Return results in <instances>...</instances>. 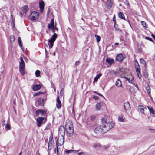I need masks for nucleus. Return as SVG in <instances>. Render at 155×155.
Masks as SVG:
<instances>
[{
    "label": "nucleus",
    "mask_w": 155,
    "mask_h": 155,
    "mask_svg": "<svg viewBox=\"0 0 155 155\" xmlns=\"http://www.w3.org/2000/svg\"><path fill=\"white\" fill-rule=\"evenodd\" d=\"M101 121L102 124L96 127L94 130L96 134L99 135L106 132L115 125L114 123L113 122L107 123L106 120L103 118L101 119Z\"/></svg>",
    "instance_id": "f257e3e1"
},
{
    "label": "nucleus",
    "mask_w": 155,
    "mask_h": 155,
    "mask_svg": "<svg viewBox=\"0 0 155 155\" xmlns=\"http://www.w3.org/2000/svg\"><path fill=\"white\" fill-rule=\"evenodd\" d=\"M64 127L67 136L71 137L73 135L74 132V129L72 122L69 120L67 121Z\"/></svg>",
    "instance_id": "f03ea898"
},
{
    "label": "nucleus",
    "mask_w": 155,
    "mask_h": 155,
    "mask_svg": "<svg viewBox=\"0 0 155 155\" xmlns=\"http://www.w3.org/2000/svg\"><path fill=\"white\" fill-rule=\"evenodd\" d=\"M37 125L38 127H40L43 124L47 121V119L45 117H38L36 120Z\"/></svg>",
    "instance_id": "7ed1b4c3"
},
{
    "label": "nucleus",
    "mask_w": 155,
    "mask_h": 155,
    "mask_svg": "<svg viewBox=\"0 0 155 155\" xmlns=\"http://www.w3.org/2000/svg\"><path fill=\"white\" fill-rule=\"evenodd\" d=\"M38 17L39 14L36 11L32 12L30 15V17L32 20H36L38 18Z\"/></svg>",
    "instance_id": "20e7f679"
},
{
    "label": "nucleus",
    "mask_w": 155,
    "mask_h": 155,
    "mask_svg": "<svg viewBox=\"0 0 155 155\" xmlns=\"http://www.w3.org/2000/svg\"><path fill=\"white\" fill-rule=\"evenodd\" d=\"M126 58L125 55L123 54H118L116 57V60L120 62H121L123 60Z\"/></svg>",
    "instance_id": "39448f33"
},
{
    "label": "nucleus",
    "mask_w": 155,
    "mask_h": 155,
    "mask_svg": "<svg viewBox=\"0 0 155 155\" xmlns=\"http://www.w3.org/2000/svg\"><path fill=\"white\" fill-rule=\"evenodd\" d=\"M46 114V112L43 109H38L35 112V114L37 116H38L39 115L45 116Z\"/></svg>",
    "instance_id": "423d86ee"
},
{
    "label": "nucleus",
    "mask_w": 155,
    "mask_h": 155,
    "mask_svg": "<svg viewBox=\"0 0 155 155\" xmlns=\"http://www.w3.org/2000/svg\"><path fill=\"white\" fill-rule=\"evenodd\" d=\"M65 128L64 126H61L59 130L58 136H61V137H64L65 133Z\"/></svg>",
    "instance_id": "0eeeda50"
},
{
    "label": "nucleus",
    "mask_w": 155,
    "mask_h": 155,
    "mask_svg": "<svg viewBox=\"0 0 155 155\" xmlns=\"http://www.w3.org/2000/svg\"><path fill=\"white\" fill-rule=\"evenodd\" d=\"M25 63H20L19 69L21 74L23 75L25 74Z\"/></svg>",
    "instance_id": "6e6552de"
},
{
    "label": "nucleus",
    "mask_w": 155,
    "mask_h": 155,
    "mask_svg": "<svg viewBox=\"0 0 155 155\" xmlns=\"http://www.w3.org/2000/svg\"><path fill=\"white\" fill-rule=\"evenodd\" d=\"M52 137H50L48 145V149L49 150H50L52 149L53 147L52 144L54 142V141L52 140Z\"/></svg>",
    "instance_id": "1a4fd4ad"
},
{
    "label": "nucleus",
    "mask_w": 155,
    "mask_h": 155,
    "mask_svg": "<svg viewBox=\"0 0 155 155\" xmlns=\"http://www.w3.org/2000/svg\"><path fill=\"white\" fill-rule=\"evenodd\" d=\"M39 7L40 12L42 13L45 7L44 2L43 0H41L39 2Z\"/></svg>",
    "instance_id": "9d476101"
},
{
    "label": "nucleus",
    "mask_w": 155,
    "mask_h": 155,
    "mask_svg": "<svg viewBox=\"0 0 155 155\" xmlns=\"http://www.w3.org/2000/svg\"><path fill=\"white\" fill-rule=\"evenodd\" d=\"M113 3L112 0H107L106 3V6L108 9H110L112 7Z\"/></svg>",
    "instance_id": "9b49d317"
},
{
    "label": "nucleus",
    "mask_w": 155,
    "mask_h": 155,
    "mask_svg": "<svg viewBox=\"0 0 155 155\" xmlns=\"http://www.w3.org/2000/svg\"><path fill=\"white\" fill-rule=\"evenodd\" d=\"M57 102L56 107L58 109L61 108V101L59 99V97L58 96L57 98Z\"/></svg>",
    "instance_id": "f8f14e48"
},
{
    "label": "nucleus",
    "mask_w": 155,
    "mask_h": 155,
    "mask_svg": "<svg viewBox=\"0 0 155 155\" xmlns=\"http://www.w3.org/2000/svg\"><path fill=\"white\" fill-rule=\"evenodd\" d=\"M61 138L57 139L56 142H58V145L59 146L62 145L64 143V137H61Z\"/></svg>",
    "instance_id": "ddd939ff"
},
{
    "label": "nucleus",
    "mask_w": 155,
    "mask_h": 155,
    "mask_svg": "<svg viewBox=\"0 0 155 155\" xmlns=\"http://www.w3.org/2000/svg\"><path fill=\"white\" fill-rule=\"evenodd\" d=\"M106 61L110 65H111L114 63V60L113 59L107 58L106 60Z\"/></svg>",
    "instance_id": "4468645a"
},
{
    "label": "nucleus",
    "mask_w": 155,
    "mask_h": 155,
    "mask_svg": "<svg viewBox=\"0 0 155 155\" xmlns=\"http://www.w3.org/2000/svg\"><path fill=\"white\" fill-rule=\"evenodd\" d=\"M124 106L126 111L129 110L130 109V104L128 102L125 103L124 104Z\"/></svg>",
    "instance_id": "2eb2a0df"
},
{
    "label": "nucleus",
    "mask_w": 155,
    "mask_h": 155,
    "mask_svg": "<svg viewBox=\"0 0 155 155\" xmlns=\"http://www.w3.org/2000/svg\"><path fill=\"white\" fill-rule=\"evenodd\" d=\"M93 147L97 150L102 149V147L101 146L100 144L99 143H95L93 145Z\"/></svg>",
    "instance_id": "dca6fc26"
},
{
    "label": "nucleus",
    "mask_w": 155,
    "mask_h": 155,
    "mask_svg": "<svg viewBox=\"0 0 155 155\" xmlns=\"http://www.w3.org/2000/svg\"><path fill=\"white\" fill-rule=\"evenodd\" d=\"M147 107L148 108L151 115L154 116V115L155 114V111L154 109L152 107L147 106Z\"/></svg>",
    "instance_id": "f3484780"
},
{
    "label": "nucleus",
    "mask_w": 155,
    "mask_h": 155,
    "mask_svg": "<svg viewBox=\"0 0 155 155\" xmlns=\"http://www.w3.org/2000/svg\"><path fill=\"white\" fill-rule=\"evenodd\" d=\"M41 87L40 85H35L33 87L32 89L34 91H36L40 89Z\"/></svg>",
    "instance_id": "a211bd4d"
},
{
    "label": "nucleus",
    "mask_w": 155,
    "mask_h": 155,
    "mask_svg": "<svg viewBox=\"0 0 155 155\" xmlns=\"http://www.w3.org/2000/svg\"><path fill=\"white\" fill-rule=\"evenodd\" d=\"M125 78L128 81L129 83L133 84L134 83V79L133 76H131L130 78L125 77Z\"/></svg>",
    "instance_id": "6ab92c4d"
},
{
    "label": "nucleus",
    "mask_w": 155,
    "mask_h": 155,
    "mask_svg": "<svg viewBox=\"0 0 155 155\" xmlns=\"http://www.w3.org/2000/svg\"><path fill=\"white\" fill-rule=\"evenodd\" d=\"M136 71L137 72L138 77L140 79L141 77V75L140 74V69L137 67H136Z\"/></svg>",
    "instance_id": "aec40b11"
},
{
    "label": "nucleus",
    "mask_w": 155,
    "mask_h": 155,
    "mask_svg": "<svg viewBox=\"0 0 155 155\" xmlns=\"http://www.w3.org/2000/svg\"><path fill=\"white\" fill-rule=\"evenodd\" d=\"M116 85L118 87H120L122 86L121 81L120 80L118 79L116 82Z\"/></svg>",
    "instance_id": "412c9836"
},
{
    "label": "nucleus",
    "mask_w": 155,
    "mask_h": 155,
    "mask_svg": "<svg viewBox=\"0 0 155 155\" xmlns=\"http://www.w3.org/2000/svg\"><path fill=\"white\" fill-rule=\"evenodd\" d=\"M28 9V6L26 5L24 6L22 9V11L24 13L26 14L27 11Z\"/></svg>",
    "instance_id": "4be33fe9"
},
{
    "label": "nucleus",
    "mask_w": 155,
    "mask_h": 155,
    "mask_svg": "<svg viewBox=\"0 0 155 155\" xmlns=\"http://www.w3.org/2000/svg\"><path fill=\"white\" fill-rule=\"evenodd\" d=\"M57 35L56 33H54L52 35L51 37V39H49V40H51L53 41H54L56 40V38H57Z\"/></svg>",
    "instance_id": "5701e85b"
},
{
    "label": "nucleus",
    "mask_w": 155,
    "mask_h": 155,
    "mask_svg": "<svg viewBox=\"0 0 155 155\" xmlns=\"http://www.w3.org/2000/svg\"><path fill=\"white\" fill-rule=\"evenodd\" d=\"M139 107H140V110L141 112L143 114H144V109L147 110V108L145 107L144 106L140 105H139Z\"/></svg>",
    "instance_id": "b1692460"
},
{
    "label": "nucleus",
    "mask_w": 155,
    "mask_h": 155,
    "mask_svg": "<svg viewBox=\"0 0 155 155\" xmlns=\"http://www.w3.org/2000/svg\"><path fill=\"white\" fill-rule=\"evenodd\" d=\"M101 75L102 74L101 73H99L97 74L94 79V82H97L98 79L101 76Z\"/></svg>",
    "instance_id": "393cba45"
},
{
    "label": "nucleus",
    "mask_w": 155,
    "mask_h": 155,
    "mask_svg": "<svg viewBox=\"0 0 155 155\" xmlns=\"http://www.w3.org/2000/svg\"><path fill=\"white\" fill-rule=\"evenodd\" d=\"M55 25L54 24L52 23L48 24V27L49 30H51V28H53L54 27Z\"/></svg>",
    "instance_id": "a878e982"
},
{
    "label": "nucleus",
    "mask_w": 155,
    "mask_h": 155,
    "mask_svg": "<svg viewBox=\"0 0 155 155\" xmlns=\"http://www.w3.org/2000/svg\"><path fill=\"white\" fill-rule=\"evenodd\" d=\"M101 105L100 103H97L95 106V108L96 110H99L101 108Z\"/></svg>",
    "instance_id": "bb28decb"
},
{
    "label": "nucleus",
    "mask_w": 155,
    "mask_h": 155,
    "mask_svg": "<svg viewBox=\"0 0 155 155\" xmlns=\"http://www.w3.org/2000/svg\"><path fill=\"white\" fill-rule=\"evenodd\" d=\"M118 16L119 18L122 19H124L125 18L124 14L121 12H120L119 13Z\"/></svg>",
    "instance_id": "cd10ccee"
},
{
    "label": "nucleus",
    "mask_w": 155,
    "mask_h": 155,
    "mask_svg": "<svg viewBox=\"0 0 155 155\" xmlns=\"http://www.w3.org/2000/svg\"><path fill=\"white\" fill-rule=\"evenodd\" d=\"M38 102L39 105L42 106L43 105V100L41 98H40L38 99Z\"/></svg>",
    "instance_id": "c85d7f7f"
},
{
    "label": "nucleus",
    "mask_w": 155,
    "mask_h": 155,
    "mask_svg": "<svg viewBox=\"0 0 155 155\" xmlns=\"http://www.w3.org/2000/svg\"><path fill=\"white\" fill-rule=\"evenodd\" d=\"M65 153L67 154H69L70 153H74V152L73 150H65Z\"/></svg>",
    "instance_id": "c756f323"
},
{
    "label": "nucleus",
    "mask_w": 155,
    "mask_h": 155,
    "mask_svg": "<svg viewBox=\"0 0 155 155\" xmlns=\"http://www.w3.org/2000/svg\"><path fill=\"white\" fill-rule=\"evenodd\" d=\"M130 92L134 94L135 93L134 91V88L133 87H131L129 89Z\"/></svg>",
    "instance_id": "7c9ffc66"
},
{
    "label": "nucleus",
    "mask_w": 155,
    "mask_h": 155,
    "mask_svg": "<svg viewBox=\"0 0 155 155\" xmlns=\"http://www.w3.org/2000/svg\"><path fill=\"white\" fill-rule=\"evenodd\" d=\"M146 89L147 91V92L148 94L150 95V87L148 86L146 87Z\"/></svg>",
    "instance_id": "2f4dec72"
},
{
    "label": "nucleus",
    "mask_w": 155,
    "mask_h": 155,
    "mask_svg": "<svg viewBox=\"0 0 155 155\" xmlns=\"http://www.w3.org/2000/svg\"><path fill=\"white\" fill-rule=\"evenodd\" d=\"M48 42L50 43V45L49 46V48H51L53 46V43L54 42V41H52L51 40H49Z\"/></svg>",
    "instance_id": "473e14b6"
},
{
    "label": "nucleus",
    "mask_w": 155,
    "mask_h": 155,
    "mask_svg": "<svg viewBox=\"0 0 155 155\" xmlns=\"http://www.w3.org/2000/svg\"><path fill=\"white\" fill-rule=\"evenodd\" d=\"M10 40L11 42H13L15 41V37L13 35H11L10 37Z\"/></svg>",
    "instance_id": "72a5a7b5"
},
{
    "label": "nucleus",
    "mask_w": 155,
    "mask_h": 155,
    "mask_svg": "<svg viewBox=\"0 0 155 155\" xmlns=\"http://www.w3.org/2000/svg\"><path fill=\"white\" fill-rule=\"evenodd\" d=\"M123 117V115H121L119 117L118 120L119 121L121 122H123L124 121V120L122 118Z\"/></svg>",
    "instance_id": "f704fd0d"
},
{
    "label": "nucleus",
    "mask_w": 155,
    "mask_h": 155,
    "mask_svg": "<svg viewBox=\"0 0 155 155\" xmlns=\"http://www.w3.org/2000/svg\"><path fill=\"white\" fill-rule=\"evenodd\" d=\"M40 74V71L38 70H37L35 72V74L36 75V77H39Z\"/></svg>",
    "instance_id": "c9c22d12"
},
{
    "label": "nucleus",
    "mask_w": 155,
    "mask_h": 155,
    "mask_svg": "<svg viewBox=\"0 0 155 155\" xmlns=\"http://www.w3.org/2000/svg\"><path fill=\"white\" fill-rule=\"evenodd\" d=\"M141 24L143 27L145 28H147L148 27L145 21H141Z\"/></svg>",
    "instance_id": "e433bc0d"
},
{
    "label": "nucleus",
    "mask_w": 155,
    "mask_h": 155,
    "mask_svg": "<svg viewBox=\"0 0 155 155\" xmlns=\"http://www.w3.org/2000/svg\"><path fill=\"white\" fill-rule=\"evenodd\" d=\"M95 36L96 37V40L97 42H99L100 40L101 37L98 35H95Z\"/></svg>",
    "instance_id": "4c0bfd02"
},
{
    "label": "nucleus",
    "mask_w": 155,
    "mask_h": 155,
    "mask_svg": "<svg viewBox=\"0 0 155 155\" xmlns=\"http://www.w3.org/2000/svg\"><path fill=\"white\" fill-rule=\"evenodd\" d=\"M5 128L7 131L10 130L11 129L10 125L8 124H6Z\"/></svg>",
    "instance_id": "58836bf2"
},
{
    "label": "nucleus",
    "mask_w": 155,
    "mask_h": 155,
    "mask_svg": "<svg viewBox=\"0 0 155 155\" xmlns=\"http://www.w3.org/2000/svg\"><path fill=\"white\" fill-rule=\"evenodd\" d=\"M44 93L43 92H41V91H39V92H38L37 93H36L34 95V96H38V95H39L41 94H43Z\"/></svg>",
    "instance_id": "ea45409f"
},
{
    "label": "nucleus",
    "mask_w": 155,
    "mask_h": 155,
    "mask_svg": "<svg viewBox=\"0 0 155 155\" xmlns=\"http://www.w3.org/2000/svg\"><path fill=\"white\" fill-rule=\"evenodd\" d=\"M140 63H142L144 65H145L146 63V61H145V60H144L142 58H141L140 59Z\"/></svg>",
    "instance_id": "a19ab883"
},
{
    "label": "nucleus",
    "mask_w": 155,
    "mask_h": 155,
    "mask_svg": "<svg viewBox=\"0 0 155 155\" xmlns=\"http://www.w3.org/2000/svg\"><path fill=\"white\" fill-rule=\"evenodd\" d=\"M58 142H56V152L58 154Z\"/></svg>",
    "instance_id": "79ce46f5"
},
{
    "label": "nucleus",
    "mask_w": 155,
    "mask_h": 155,
    "mask_svg": "<svg viewBox=\"0 0 155 155\" xmlns=\"http://www.w3.org/2000/svg\"><path fill=\"white\" fill-rule=\"evenodd\" d=\"M143 75H144V76L145 78H148V73L146 72H143Z\"/></svg>",
    "instance_id": "37998d69"
},
{
    "label": "nucleus",
    "mask_w": 155,
    "mask_h": 155,
    "mask_svg": "<svg viewBox=\"0 0 155 155\" xmlns=\"http://www.w3.org/2000/svg\"><path fill=\"white\" fill-rule=\"evenodd\" d=\"M51 125V124L50 123H48L45 128V129L46 130L49 129L50 128Z\"/></svg>",
    "instance_id": "c03bdc74"
},
{
    "label": "nucleus",
    "mask_w": 155,
    "mask_h": 155,
    "mask_svg": "<svg viewBox=\"0 0 155 155\" xmlns=\"http://www.w3.org/2000/svg\"><path fill=\"white\" fill-rule=\"evenodd\" d=\"M145 39H146L147 40H149L152 42H153V40L151 38H149V37H146L145 38Z\"/></svg>",
    "instance_id": "a18cd8bd"
},
{
    "label": "nucleus",
    "mask_w": 155,
    "mask_h": 155,
    "mask_svg": "<svg viewBox=\"0 0 155 155\" xmlns=\"http://www.w3.org/2000/svg\"><path fill=\"white\" fill-rule=\"evenodd\" d=\"M95 118V117L94 116H92L90 117V120L91 121L94 120Z\"/></svg>",
    "instance_id": "49530a36"
},
{
    "label": "nucleus",
    "mask_w": 155,
    "mask_h": 155,
    "mask_svg": "<svg viewBox=\"0 0 155 155\" xmlns=\"http://www.w3.org/2000/svg\"><path fill=\"white\" fill-rule=\"evenodd\" d=\"M109 147V146L108 145L104 146L102 147V148H103L104 149H106Z\"/></svg>",
    "instance_id": "de8ad7c7"
},
{
    "label": "nucleus",
    "mask_w": 155,
    "mask_h": 155,
    "mask_svg": "<svg viewBox=\"0 0 155 155\" xmlns=\"http://www.w3.org/2000/svg\"><path fill=\"white\" fill-rule=\"evenodd\" d=\"M125 3L127 5V6L128 7H130V4L127 0H125Z\"/></svg>",
    "instance_id": "09e8293b"
},
{
    "label": "nucleus",
    "mask_w": 155,
    "mask_h": 155,
    "mask_svg": "<svg viewBox=\"0 0 155 155\" xmlns=\"http://www.w3.org/2000/svg\"><path fill=\"white\" fill-rule=\"evenodd\" d=\"M93 98L94 99H95V100H98V99H99V97H98L97 96H96V95H95V96H93Z\"/></svg>",
    "instance_id": "8fccbe9b"
},
{
    "label": "nucleus",
    "mask_w": 155,
    "mask_h": 155,
    "mask_svg": "<svg viewBox=\"0 0 155 155\" xmlns=\"http://www.w3.org/2000/svg\"><path fill=\"white\" fill-rule=\"evenodd\" d=\"M54 30H56L57 31H58V28L57 27L56 24H55V25L54 26V27L53 28Z\"/></svg>",
    "instance_id": "3c124183"
},
{
    "label": "nucleus",
    "mask_w": 155,
    "mask_h": 155,
    "mask_svg": "<svg viewBox=\"0 0 155 155\" xmlns=\"http://www.w3.org/2000/svg\"><path fill=\"white\" fill-rule=\"evenodd\" d=\"M18 43V44H19V46L21 48V49L23 50V48H22V45L21 42H19Z\"/></svg>",
    "instance_id": "603ef678"
},
{
    "label": "nucleus",
    "mask_w": 155,
    "mask_h": 155,
    "mask_svg": "<svg viewBox=\"0 0 155 155\" xmlns=\"http://www.w3.org/2000/svg\"><path fill=\"white\" fill-rule=\"evenodd\" d=\"M20 60H21V62L20 63H24V62L23 60V58L22 57H21L20 58Z\"/></svg>",
    "instance_id": "864d4df0"
},
{
    "label": "nucleus",
    "mask_w": 155,
    "mask_h": 155,
    "mask_svg": "<svg viewBox=\"0 0 155 155\" xmlns=\"http://www.w3.org/2000/svg\"><path fill=\"white\" fill-rule=\"evenodd\" d=\"M21 38L20 37H18V42H21Z\"/></svg>",
    "instance_id": "5fc2aeb1"
},
{
    "label": "nucleus",
    "mask_w": 155,
    "mask_h": 155,
    "mask_svg": "<svg viewBox=\"0 0 155 155\" xmlns=\"http://www.w3.org/2000/svg\"><path fill=\"white\" fill-rule=\"evenodd\" d=\"M115 19H116V18H115V16H114L113 18V20L114 21V23H115V24L116 23V21H115Z\"/></svg>",
    "instance_id": "6e6d98bb"
},
{
    "label": "nucleus",
    "mask_w": 155,
    "mask_h": 155,
    "mask_svg": "<svg viewBox=\"0 0 155 155\" xmlns=\"http://www.w3.org/2000/svg\"><path fill=\"white\" fill-rule=\"evenodd\" d=\"M79 155H86L84 154V153L83 152H81L79 153Z\"/></svg>",
    "instance_id": "4d7b16f0"
},
{
    "label": "nucleus",
    "mask_w": 155,
    "mask_h": 155,
    "mask_svg": "<svg viewBox=\"0 0 155 155\" xmlns=\"http://www.w3.org/2000/svg\"><path fill=\"white\" fill-rule=\"evenodd\" d=\"M64 92V90L62 89H61V91H60V93L61 94H63V93Z\"/></svg>",
    "instance_id": "13d9d810"
},
{
    "label": "nucleus",
    "mask_w": 155,
    "mask_h": 155,
    "mask_svg": "<svg viewBox=\"0 0 155 155\" xmlns=\"http://www.w3.org/2000/svg\"><path fill=\"white\" fill-rule=\"evenodd\" d=\"M95 93L96 94H98V95H99L101 96H102V97L103 96V95H102L101 94H100V93H97V92H95Z\"/></svg>",
    "instance_id": "bf43d9fd"
},
{
    "label": "nucleus",
    "mask_w": 155,
    "mask_h": 155,
    "mask_svg": "<svg viewBox=\"0 0 155 155\" xmlns=\"http://www.w3.org/2000/svg\"><path fill=\"white\" fill-rule=\"evenodd\" d=\"M151 36H152V38L155 40V36L153 34H152Z\"/></svg>",
    "instance_id": "052dcab7"
},
{
    "label": "nucleus",
    "mask_w": 155,
    "mask_h": 155,
    "mask_svg": "<svg viewBox=\"0 0 155 155\" xmlns=\"http://www.w3.org/2000/svg\"><path fill=\"white\" fill-rule=\"evenodd\" d=\"M54 19H52L51 20V23L54 24Z\"/></svg>",
    "instance_id": "680f3d73"
},
{
    "label": "nucleus",
    "mask_w": 155,
    "mask_h": 155,
    "mask_svg": "<svg viewBox=\"0 0 155 155\" xmlns=\"http://www.w3.org/2000/svg\"><path fill=\"white\" fill-rule=\"evenodd\" d=\"M79 62L78 61H77L76 62L75 64H76V65H77L79 64Z\"/></svg>",
    "instance_id": "e2e57ef3"
},
{
    "label": "nucleus",
    "mask_w": 155,
    "mask_h": 155,
    "mask_svg": "<svg viewBox=\"0 0 155 155\" xmlns=\"http://www.w3.org/2000/svg\"><path fill=\"white\" fill-rule=\"evenodd\" d=\"M51 29L52 30V32L54 33V34L55 33V30L53 28H51Z\"/></svg>",
    "instance_id": "0e129e2a"
},
{
    "label": "nucleus",
    "mask_w": 155,
    "mask_h": 155,
    "mask_svg": "<svg viewBox=\"0 0 155 155\" xmlns=\"http://www.w3.org/2000/svg\"><path fill=\"white\" fill-rule=\"evenodd\" d=\"M19 15L21 17H22V12H19Z\"/></svg>",
    "instance_id": "69168bd1"
},
{
    "label": "nucleus",
    "mask_w": 155,
    "mask_h": 155,
    "mask_svg": "<svg viewBox=\"0 0 155 155\" xmlns=\"http://www.w3.org/2000/svg\"><path fill=\"white\" fill-rule=\"evenodd\" d=\"M5 121H3V123H2V125H5Z\"/></svg>",
    "instance_id": "338daca9"
},
{
    "label": "nucleus",
    "mask_w": 155,
    "mask_h": 155,
    "mask_svg": "<svg viewBox=\"0 0 155 155\" xmlns=\"http://www.w3.org/2000/svg\"><path fill=\"white\" fill-rule=\"evenodd\" d=\"M119 43H116L114 44V45H118Z\"/></svg>",
    "instance_id": "774afa93"
}]
</instances>
